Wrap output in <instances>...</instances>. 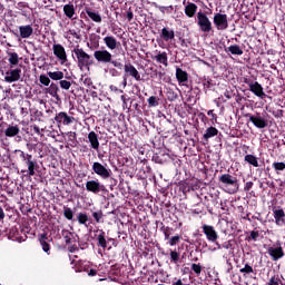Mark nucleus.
Returning a JSON list of instances; mask_svg holds the SVG:
<instances>
[{
  "instance_id": "obj_22",
  "label": "nucleus",
  "mask_w": 285,
  "mask_h": 285,
  "mask_svg": "<svg viewBox=\"0 0 285 285\" xmlns=\"http://www.w3.org/2000/svg\"><path fill=\"white\" fill-rule=\"evenodd\" d=\"M104 43L109 50H117V46H119V42H117V38L112 36L105 37Z\"/></svg>"
},
{
  "instance_id": "obj_6",
  "label": "nucleus",
  "mask_w": 285,
  "mask_h": 285,
  "mask_svg": "<svg viewBox=\"0 0 285 285\" xmlns=\"http://www.w3.org/2000/svg\"><path fill=\"white\" fill-rule=\"evenodd\" d=\"M86 190L92 193L94 195H99V193H108L106 185L99 183V180H88L86 183Z\"/></svg>"
},
{
  "instance_id": "obj_14",
  "label": "nucleus",
  "mask_w": 285,
  "mask_h": 285,
  "mask_svg": "<svg viewBox=\"0 0 285 285\" xmlns=\"http://www.w3.org/2000/svg\"><path fill=\"white\" fill-rule=\"evenodd\" d=\"M23 164L28 168L27 173L29 177H35L36 170H39V163L31 156V158H28Z\"/></svg>"
},
{
  "instance_id": "obj_16",
  "label": "nucleus",
  "mask_w": 285,
  "mask_h": 285,
  "mask_svg": "<svg viewBox=\"0 0 285 285\" xmlns=\"http://www.w3.org/2000/svg\"><path fill=\"white\" fill-rule=\"evenodd\" d=\"M19 79H21L20 68L7 71V76L4 77V81H7V83H14V81H19Z\"/></svg>"
},
{
  "instance_id": "obj_25",
  "label": "nucleus",
  "mask_w": 285,
  "mask_h": 285,
  "mask_svg": "<svg viewBox=\"0 0 285 285\" xmlns=\"http://www.w3.org/2000/svg\"><path fill=\"white\" fill-rule=\"evenodd\" d=\"M85 12L89 17V19H91V21H94L95 23H101V14H99V12L90 8L85 9Z\"/></svg>"
},
{
  "instance_id": "obj_1",
  "label": "nucleus",
  "mask_w": 285,
  "mask_h": 285,
  "mask_svg": "<svg viewBox=\"0 0 285 285\" xmlns=\"http://www.w3.org/2000/svg\"><path fill=\"white\" fill-rule=\"evenodd\" d=\"M73 52H75L77 61H78V67L90 68V66H92L95 63L92 56L85 52L83 48L76 47L73 49Z\"/></svg>"
},
{
  "instance_id": "obj_54",
  "label": "nucleus",
  "mask_w": 285,
  "mask_h": 285,
  "mask_svg": "<svg viewBox=\"0 0 285 285\" xmlns=\"http://www.w3.org/2000/svg\"><path fill=\"white\" fill-rule=\"evenodd\" d=\"M71 37H73L75 39H81V30H70L69 31Z\"/></svg>"
},
{
  "instance_id": "obj_15",
  "label": "nucleus",
  "mask_w": 285,
  "mask_h": 285,
  "mask_svg": "<svg viewBox=\"0 0 285 285\" xmlns=\"http://www.w3.org/2000/svg\"><path fill=\"white\" fill-rule=\"evenodd\" d=\"M218 181L223 184V186H237V177L230 174L220 175Z\"/></svg>"
},
{
  "instance_id": "obj_45",
  "label": "nucleus",
  "mask_w": 285,
  "mask_h": 285,
  "mask_svg": "<svg viewBox=\"0 0 285 285\" xmlns=\"http://www.w3.org/2000/svg\"><path fill=\"white\" fill-rule=\"evenodd\" d=\"M59 86L62 90H68L69 88L72 87V82L68 81V80H60L59 81Z\"/></svg>"
},
{
  "instance_id": "obj_27",
  "label": "nucleus",
  "mask_w": 285,
  "mask_h": 285,
  "mask_svg": "<svg viewBox=\"0 0 285 285\" xmlns=\"http://www.w3.org/2000/svg\"><path fill=\"white\" fill-rule=\"evenodd\" d=\"M217 135H219V130L215 127H209L205 130L203 138L205 141H208V139H212V137H217Z\"/></svg>"
},
{
  "instance_id": "obj_32",
  "label": "nucleus",
  "mask_w": 285,
  "mask_h": 285,
  "mask_svg": "<svg viewBox=\"0 0 285 285\" xmlns=\"http://www.w3.org/2000/svg\"><path fill=\"white\" fill-rule=\"evenodd\" d=\"M170 262L171 264H175L178 266L181 263V256L177 249L170 250Z\"/></svg>"
},
{
  "instance_id": "obj_50",
  "label": "nucleus",
  "mask_w": 285,
  "mask_h": 285,
  "mask_svg": "<svg viewBox=\"0 0 285 285\" xmlns=\"http://www.w3.org/2000/svg\"><path fill=\"white\" fill-rule=\"evenodd\" d=\"M273 168L276 171L285 170V164L284 163H273Z\"/></svg>"
},
{
  "instance_id": "obj_2",
  "label": "nucleus",
  "mask_w": 285,
  "mask_h": 285,
  "mask_svg": "<svg viewBox=\"0 0 285 285\" xmlns=\"http://www.w3.org/2000/svg\"><path fill=\"white\" fill-rule=\"evenodd\" d=\"M197 26L202 32H213V22L208 16L202 11L197 13Z\"/></svg>"
},
{
  "instance_id": "obj_13",
  "label": "nucleus",
  "mask_w": 285,
  "mask_h": 285,
  "mask_svg": "<svg viewBox=\"0 0 285 285\" xmlns=\"http://www.w3.org/2000/svg\"><path fill=\"white\" fill-rule=\"evenodd\" d=\"M53 55L61 61V63H66L68 61V55L66 53V48H63L61 45H53L52 47Z\"/></svg>"
},
{
  "instance_id": "obj_31",
  "label": "nucleus",
  "mask_w": 285,
  "mask_h": 285,
  "mask_svg": "<svg viewBox=\"0 0 285 285\" xmlns=\"http://www.w3.org/2000/svg\"><path fill=\"white\" fill-rule=\"evenodd\" d=\"M244 161L249 164L250 166H254V168H259V161L257 160V157L255 155L248 154L244 157Z\"/></svg>"
},
{
  "instance_id": "obj_29",
  "label": "nucleus",
  "mask_w": 285,
  "mask_h": 285,
  "mask_svg": "<svg viewBox=\"0 0 285 285\" xmlns=\"http://www.w3.org/2000/svg\"><path fill=\"white\" fill-rule=\"evenodd\" d=\"M63 12L68 19H75V14H76L75 4L72 3L65 4Z\"/></svg>"
},
{
  "instance_id": "obj_10",
  "label": "nucleus",
  "mask_w": 285,
  "mask_h": 285,
  "mask_svg": "<svg viewBox=\"0 0 285 285\" xmlns=\"http://www.w3.org/2000/svg\"><path fill=\"white\" fill-rule=\"evenodd\" d=\"M124 70H125V73H124L125 77L127 78L132 77L136 81H141V75H139V70H137V68L132 66V63L130 62L125 63Z\"/></svg>"
},
{
  "instance_id": "obj_52",
  "label": "nucleus",
  "mask_w": 285,
  "mask_h": 285,
  "mask_svg": "<svg viewBox=\"0 0 285 285\" xmlns=\"http://www.w3.org/2000/svg\"><path fill=\"white\" fill-rule=\"evenodd\" d=\"M248 239H253V242H257V239H259V232L252 230Z\"/></svg>"
},
{
  "instance_id": "obj_44",
  "label": "nucleus",
  "mask_w": 285,
  "mask_h": 285,
  "mask_svg": "<svg viewBox=\"0 0 285 285\" xmlns=\"http://www.w3.org/2000/svg\"><path fill=\"white\" fill-rule=\"evenodd\" d=\"M39 81L42 83V86H50V76L40 75Z\"/></svg>"
},
{
  "instance_id": "obj_24",
  "label": "nucleus",
  "mask_w": 285,
  "mask_h": 285,
  "mask_svg": "<svg viewBox=\"0 0 285 285\" xmlns=\"http://www.w3.org/2000/svg\"><path fill=\"white\" fill-rule=\"evenodd\" d=\"M176 79L179 85L184 86V83H186V81H188V72H186L181 68H177L176 69Z\"/></svg>"
},
{
  "instance_id": "obj_7",
  "label": "nucleus",
  "mask_w": 285,
  "mask_h": 285,
  "mask_svg": "<svg viewBox=\"0 0 285 285\" xmlns=\"http://www.w3.org/2000/svg\"><path fill=\"white\" fill-rule=\"evenodd\" d=\"M94 58L98 63H105L108 65L110 61H112V53L110 51L102 49V50H96L94 52Z\"/></svg>"
},
{
  "instance_id": "obj_17",
  "label": "nucleus",
  "mask_w": 285,
  "mask_h": 285,
  "mask_svg": "<svg viewBox=\"0 0 285 285\" xmlns=\"http://www.w3.org/2000/svg\"><path fill=\"white\" fill-rule=\"evenodd\" d=\"M20 39H30L32 37L35 29L32 24H24L19 27Z\"/></svg>"
},
{
  "instance_id": "obj_37",
  "label": "nucleus",
  "mask_w": 285,
  "mask_h": 285,
  "mask_svg": "<svg viewBox=\"0 0 285 285\" xmlns=\"http://www.w3.org/2000/svg\"><path fill=\"white\" fill-rule=\"evenodd\" d=\"M8 61L11 66H19V53L10 52Z\"/></svg>"
},
{
  "instance_id": "obj_46",
  "label": "nucleus",
  "mask_w": 285,
  "mask_h": 285,
  "mask_svg": "<svg viewBox=\"0 0 285 285\" xmlns=\"http://www.w3.org/2000/svg\"><path fill=\"white\" fill-rule=\"evenodd\" d=\"M88 222V214L79 213L78 214V224L86 225Z\"/></svg>"
},
{
  "instance_id": "obj_63",
  "label": "nucleus",
  "mask_w": 285,
  "mask_h": 285,
  "mask_svg": "<svg viewBox=\"0 0 285 285\" xmlns=\"http://www.w3.org/2000/svg\"><path fill=\"white\" fill-rule=\"evenodd\" d=\"M222 248H225L226 250H228V248H230V242L224 243L222 245Z\"/></svg>"
},
{
  "instance_id": "obj_41",
  "label": "nucleus",
  "mask_w": 285,
  "mask_h": 285,
  "mask_svg": "<svg viewBox=\"0 0 285 285\" xmlns=\"http://www.w3.org/2000/svg\"><path fill=\"white\" fill-rule=\"evenodd\" d=\"M178 95L177 92H175V90H173L171 88H167V99L168 101H176V99H178Z\"/></svg>"
},
{
  "instance_id": "obj_26",
  "label": "nucleus",
  "mask_w": 285,
  "mask_h": 285,
  "mask_svg": "<svg viewBox=\"0 0 285 285\" xmlns=\"http://www.w3.org/2000/svg\"><path fill=\"white\" fill-rule=\"evenodd\" d=\"M39 242H40V245L42 246V250L45 253H50V244H48V242H50V239L48 238L47 233H43L39 236Z\"/></svg>"
},
{
  "instance_id": "obj_62",
  "label": "nucleus",
  "mask_w": 285,
  "mask_h": 285,
  "mask_svg": "<svg viewBox=\"0 0 285 285\" xmlns=\"http://www.w3.org/2000/svg\"><path fill=\"white\" fill-rule=\"evenodd\" d=\"M6 126H8L7 122H1L0 124V132H6Z\"/></svg>"
},
{
  "instance_id": "obj_57",
  "label": "nucleus",
  "mask_w": 285,
  "mask_h": 285,
  "mask_svg": "<svg viewBox=\"0 0 285 285\" xmlns=\"http://www.w3.org/2000/svg\"><path fill=\"white\" fill-rule=\"evenodd\" d=\"M109 72H110L111 77H117L119 75V71H117V69H115V68L109 69Z\"/></svg>"
},
{
  "instance_id": "obj_51",
  "label": "nucleus",
  "mask_w": 285,
  "mask_h": 285,
  "mask_svg": "<svg viewBox=\"0 0 285 285\" xmlns=\"http://www.w3.org/2000/svg\"><path fill=\"white\" fill-rule=\"evenodd\" d=\"M180 239H181V236H173L169 239V246H177V244H179Z\"/></svg>"
},
{
  "instance_id": "obj_11",
  "label": "nucleus",
  "mask_w": 285,
  "mask_h": 285,
  "mask_svg": "<svg viewBox=\"0 0 285 285\" xmlns=\"http://www.w3.org/2000/svg\"><path fill=\"white\" fill-rule=\"evenodd\" d=\"M267 253L269 257H272L273 262H277L284 257V248H282V244H276L274 247H268Z\"/></svg>"
},
{
  "instance_id": "obj_48",
  "label": "nucleus",
  "mask_w": 285,
  "mask_h": 285,
  "mask_svg": "<svg viewBox=\"0 0 285 285\" xmlns=\"http://www.w3.org/2000/svg\"><path fill=\"white\" fill-rule=\"evenodd\" d=\"M158 10H160V12H161L163 14H166V12H167L168 14H171L174 8H173V6H169V7H158Z\"/></svg>"
},
{
  "instance_id": "obj_35",
  "label": "nucleus",
  "mask_w": 285,
  "mask_h": 285,
  "mask_svg": "<svg viewBox=\"0 0 285 285\" xmlns=\"http://www.w3.org/2000/svg\"><path fill=\"white\" fill-rule=\"evenodd\" d=\"M47 75L52 81H61L63 79V71H48Z\"/></svg>"
},
{
  "instance_id": "obj_36",
  "label": "nucleus",
  "mask_w": 285,
  "mask_h": 285,
  "mask_svg": "<svg viewBox=\"0 0 285 285\" xmlns=\"http://www.w3.org/2000/svg\"><path fill=\"white\" fill-rule=\"evenodd\" d=\"M98 246H100V248H108V242L106 240V233L101 232L98 237Z\"/></svg>"
},
{
  "instance_id": "obj_23",
  "label": "nucleus",
  "mask_w": 285,
  "mask_h": 285,
  "mask_svg": "<svg viewBox=\"0 0 285 285\" xmlns=\"http://www.w3.org/2000/svg\"><path fill=\"white\" fill-rule=\"evenodd\" d=\"M274 219H275L276 226H284V224H285L284 209H275L274 210Z\"/></svg>"
},
{
  "instance_id": "obj_3",
  "label": "nucleus",
  "mask_w": 285,
  "mask_h": 285,
  "mask_svg": "<svg viewBox=\"0 0 285 285\" xmlns=\"http://www.w3.org/2000/svg\"><path fill=\"white\" fill-rule=\"evenodd\" d=\"M244 83L249 86L250 92L255 95L256 97H259V99H266V92H264V87L257 81H253L248 78H244Z\"/></svg>"
},
{
  "instance_id": "obj_33",
  "label": "nucleus",
  "mask_w": 285,
  "mask_h": 285,
  "mask_svg": "<svg viewBox=\"0 0 285 285\" xmlns=\"http://www.w3.org/2000/svg\"><path fill=\"white\" fill-rule=\"evenodd\" d=\"M61 235H62V237H63V239H65V244H66L67 246H69V244H72V238L75 237V235H73L70 230H68V229H62V230H61Z\"/></svg>"
},
{
  "instance_id": "obj_18",
  "label": "nucleus",
  "mask_w": 285,
  "mask_h": 285,
  "mask_svg": "<svg viewBox=\"0 0 285 285\" xmlns=\"http://www.w3.org/2000/svg\"><path fill=\"white\" fill-rule=\"evenodd\" d=\"M45 92L47 95H50V97H53L57 101H60L61 98L59 97V85L51 82L48 88L45 89Z\"/></svg>"
},
{
  "instance_id": "obj_20",
  "label": "nucleus",
  "mask_w": 285,
  "mask_h": 285,
  "mask_svg": "<svg viewBox=\"0 0 285 285\" xmlns=\"http://www.w3.org/2000/svg\"><path fill=\"white\" fill-rule=\"evenodd\" d=\"M160 39H163V41H173V39H175V30L164 27L160 32Z\"/></svg>"
},
{
  "instance_id": "obj_12",
  "label": "nucleus",
  "mask_w": 285,
  "mask_h": 285,
  "mask_svg": "<svg viewBox=\"0 0 285 285\" xmlns=\"http://www.w3.org/2000/svg\"><path fill=\"white\" fill-rule=\"evenodd\" d=\"M203 233L204 235H206L208 242H212L213 244H215L217 239H219L217 230H215V227L210 225H203Z\"/></svg>"
},
{
  "instance_id": "obj_28",
  "label": "nucleus",
  "mask_w": 285,
  "mask_h": 285,
  "mask_svg": "<svg viewBox=\"0 0 285 285\" xmlns=\"http://www.w3.org/2000/svg\"><path fill=\"white\" fill-rule=\"evenodd\" d=\"M153 59H155L157 63H163V66L168 67V53H166V51H159L158 55L155 56Z\"/></svg>"
},
{
  "instance_id": "obj_49",
  "label": "nucleus",
  "mask_w": 285,
  "mask_h": 285,
  "mask_svg": "<svg viewBox=\"0 0 285 285\" xmlns=\"http://www.w3.org/2000/svg\"><path fill=\"white\" fill-rule=\"evenodd\" d=\"M111 66H114V68H118V70H124V63H121V62H119V61H117V60H114L112 58H111V61L109 62Z\"/></svg>"
},
{
  "instance_id": "obj_43",
  "label": "nucleus",
  "mask_w": 285,
  "mask_h": 285,
  "mask_svg": "<svg viewBox=\"0 0 285 285\" xmlns=\"http://www.w3.org/2000/svg\"><path fill=\"white\" fill-rule=\"evenodd\" d=\"M284 285V283L282 282V279L279 278V276H272L269 278V282L267 283V285Z\"/></svg>"
},
{
  "instance_id": "obj_5",
  "label": "nucleus",
  "mask_w": 285,
  "mask_h": 285,
  "mask_svg": "<svg viewBox=\"0 0 285 285\" xmlns=\"http://www.w3.org/2000/svg\"><path fill=\"white\" fill-rule=\"evenodd\" d=\"M92 170L95 175H98V177H101V179H110L112 175V170L110 168L98 161L92 164Z\"/></svg>"
},
{
  "instance_id": "obj_60",
  "label": "nucleus",
  "mask_w": 285,
  "mask_h": 285,
  "mask_svg": "<svg viewBox=\"0 0 285 285\" xmlns=\"http://www.w3.org/2000/svg\"><path fill=\"white\" fill-rule=\"evenodd\" d=\"M77 250H79V248L77 247V245H71V246H69V253H75V252H77Z\"/></svg>"
},
{
  "instance_id": "obj_56",
  "label": "nucleus",
  "mask_w": 285,
  "mask_h": 285,
  "mask_svg": "<svg viewBox=\"0 0 285 285\" xmlns=\"http://www.w3.org/2000/svg\"><path fill=\"white\" fill-rule=\"evenodd\" d=\"M250 188H253V181H247V183L245 184L244 190H245L246 193H248V190H250Z\"/></svg>"
},
{
  "instance_id": "obj_64",
  "label": "nucleus",
  "mask_w": 285,
  "mask_h": 285,
  "mask_svg": "<svg viewBox=\"0 0 285 285\" xmlns=\"http://www.w3.org/2000/svg\"><path fill=\"white\" fill-rule=\"evenodd\" d=\"M173 285H184V282H181V279H177L176 282H173Z\"/></svg>"
},
{
  "instance_id": "obj_59",
  "label": "nucleus",
  "mask_w": 285,
  "mask_h": 285,
  "mask_svg": "<svg viewBox=\"0 0 285 285\" xmlns=\"http://www.w3.org/2000/svg\"><path fill=\"white\" fill-rule=\"evenodd\" d=\"M32 128H33V131L36 132V135H41V129L39 128V126L33 125Z\"/></svg>"
},
{
  "instance_id": "obj_30",
  "label": "nucleus",
  "mask_w": 285,
  "mask_h": 285,
  "mask_svg": "<svg viewBox=\"0 0 285 285\" xmlns=\"http://www.w3.org/2000/svg\"><path fill=\"white\" fill-rule=\"evenodd\" d=\"M197 12V4L189 2L186 7H185V14L189 18L195 17Z\"/></svg>"
},
{
  "instance_id": "obj_19",
  "label": "nucleus",
  "mask_w": 285,
  "mask_h": 285,
  "mask_svg": "<svg viewBox=\"0 0 285 285\" xmlns=\"http://www.w3.org/2000/svg\"><path fill=\"white\" fill-rule=\"evenodd\" d=\"M21 132V128L19 125H8L7 128L4 129V135L6 137H17Z\"/></svg>"
},
{
  "instance_id": "obj_4",
  "label": "nucleus",
  "mask_w": 285,
  "mask_h": 285,
  "mask_svg": "<svg viewBox=\"0 0 285 285\" xmlns=\"http://www.w3.org/2000/svg\"><path fill=\"white\" fill-rule=\"evenodd\" d=\"M213 23L218 31L228 30V16L226 13H215Z\"/></svg>"
},
{
  "instance_id": "obj_58",
  "label": "nucleus",
  "mask_w": 285,
  "mask_h": 285,
  "mask_svg": "<svg viewBox=\"0 0 285 285\" xmlns=\"http://www.w3.org/2000/svg\"><path fill=\"white\" fill-rule=\"evenodd\" d=\"M68 137H70L71 140H75V139H77V132H75V131H69V132H68Z\"/></svg>"
},
{
  "instance_id": "obj_61",
  "label": "nucleus",
  "mask_w": 285,
  "mask_h": 285,
  "mask_svg": "<svg viewBox=\"0 0 285 285\" xmlns=\"http://www.w3.org/2000/svg\"><path fill=\"white\" fill-rule=\"evenodd\" d=\"M134 17H135V14L132 13V11H128V12H127V19H128V21H132Z\"/></svg>"
},
{
  "instance_id": "obj_53",
  "label": "nucleus",
  "mask_w": 285,
  "mask_h": 285,
  "mask_svg": "<svg viewBox=\"0 0 285 285\" xmlns=\"http://www.w3.org/2000/svg\"><path fill=\"white\" fill-rule=\"evenodd\" d=\"M191 271H194V273H196V275H202V265L193 264Z\"/></svg>"
},
{
  "instance_id": "obj_21",
  "label": "nucleus",
  "mask_w": 285,
  "mask_h": 285,
  "mask_svg": "<svg viewBox=\"0 0 285 285\" xmlns=\"http://www.w3.org/2000/svg\"><path fill=\"white\" fill-rule=\"evenodd\" d=\"M88 140L94 150H99V135H97V132L90 131L88 134Z\"/></svg>"
},
{
  "instance_id": "obj_34",
  "label": "nucleus",
  "mask_w": 285,
  "mask_h": 285,
  "mask_svg": "<svg viewBox=\"0 0 285 285\" xmlns=\"http://www.w3.org/2000/svg\"><path fill=\"white\" fill-rule=\"evenodd\" d=\"M226 52H230V55H244V50H242V47L239 45H232L226 49Z\"/></svg>"
},
{
  "instance_id": "obj_9",
  "label": "nucleus",
  "mask_w": 285,
  "mask_h": 285,
  "mask_svg": "<svg viewBox=\"0 0 285 285\" xmlns=\"http://www.w3.org/2000/svg\"><path fill=\"white\" fill-rule=\"evenodd\" d=\"M245 117H248L249 121H252L256 128L264 129L268 127V120H265L262 114H246Z\"/></svg>"
},
{
  "instance_id": "obj_42",
  "label": "nucleus",
  "mask_w": 285,
  "mask_h": 285,
  "mask_svg": "<svg viewBox=\"0 0 285 285\" xmlns=\"http://www.w3.org/2000/svg\"><path fill=\"white\" fill-rule=\"evenodd\" d=\"M63 217H66V219L71 222V219H73V217H75V214L72 213V209L69 208V207H63Z\"/></svg>"
},
{
  "instance_id": "obj_39",
  "label": "nucleus",
  "mask_w": 285,
  "mask_h": 285,
  "mask_svg": "<svg viewBox=\"0 0 285 285\" xmlns=\"http://www.w3.org/2000/svg\"><path fill=\"white\" fill-rule=\"evenodd\" d=\"M147 104L149 108H157V106H159V98H157V96H150L147 99Z\"/></svg>"
},
{
  "instance_id": "obj_40",
  "label": "nucleus",
  "mask_w": 285,
  "mask_h": 285,
  "mask_svg": "<svg viewBox=\"0 0 285 285\" xmlns=\"http://www.w3.org/2000/svg\"><path fill=\"white\" fill-rule=\"evenodd\" d=\"M239 273H242L244 277H246V275H250V273H255V271L253 269V266H250L249 264H245V266L239 269Z\"/></svg>"
},
{
  "instance_id": "obj_38",
  "label": "nucleus",
  "mask_w": 285,
  "mask_h": 285,
  "mask_svg": "<svg viewBox=\"0 0 285 285\" xmlns=\"http://www.w3.org/2000/svg\"><path fill=\"white\" fill-rule=\"evenodd\" d=\"M14 154H16V155H17V154L19 155V157H20L22 164L26 163V161H28V159H31V157H32V155L26 154V151L20 150V149H16V150H14Z\"/></svg>"
},
{
  "instance_id": "obj_47",
  "label": "nucleus",
  "mask_w": 285,
  "mask_h": 285,
  "mask_svg": "<svg viewBox=\"0 0 285 285\" xmlns=\"http://www.w3.org/2000/svg\"><path fill=\"white\" fill-rule=\"evenodd\" d=\"M92 217L97 222V224H99L101 222V218L104 217V212H94Z\"/></svg>"
},
{
  "instance_id": "obj_55",
  "label": "nucleus",
  "mask_w": 285,
  "mask_h": 285,
  "mask_svg": "<svg viewBox=\"0 0 285 285\" xmlns=\"http://www.w3.org/2000/svg\"><path fill=\"white\" fill-rule=\"evenodd\" d=\"M203 86H204V88L209 89V88H213V86H215V83H213L212 79H207V80H204Z\"/></svg>"
},
{
  "instance_id": "obj_8",
  "label": "nucleus",
  "mask_w": 285,
  "mask_h": 285,
  "mask_svg": "<svg viewBox=\"0 0 285 285\" xmlns=\"http://www.w3.org/2000/svg\"><path fill=\"white\" fill-rule=\"evenodd\" d=\"M55 121L58 125V128L61 126H70V124H73L75 117L69 116L66 111H60L56 114Z\"/></svg>"
}]
</instances>
